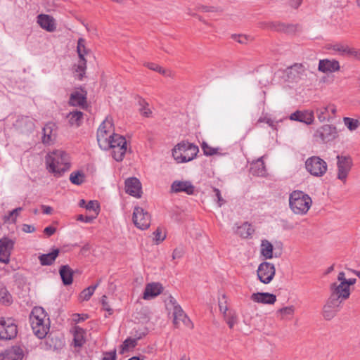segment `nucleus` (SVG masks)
<instances>
[{"label":"nucleus","mask_w":360,"mask_h":360,"mask_svg":"<svg viewBox=\"0 0 360 360\" xmlns=\"http://www.w3.org/2000/svg\"><path fill=\"white\" fill-rule=\"evenodd\" d=\"M46 314L44 309L40 307H34L30 315L33 333L40 339L44 338L49 330V326L46 323Z\"/></svg>","instance_id":"obj_1"},{"label":"nucleus","mask_w":360,"mask_h":360,"mask_svg":"<svg viewBox=\"0 0 360 360\" xmlns=\"http://www.w3.org/2000/svg\"><path fill=\"white\" fill-rule=\"evenodd\" d=\"M312 205L310 196L303 191H294L289 197V206L291 210L296 214H305Z\"/></svg>","instance_id":"obj_2"},{"label":"nucleus","mask_w":360,"mask_h":360,"mask_svg":"<svg viewBox=\"0 0 360 360\" xmlns=\"http://www.w3.org/2000/svg\"><path fill=\"white\" fill-rule=\"evenodd\" d=\"M117 134L115 133L112 119L107 117L100 124L97 130V141L102 150H108L110 147V139H112Z\"/></svg>","instance_id":"obj_3"},{"label":"nucleus","mask_w":360,"mask_h":360,"mask_svg":"<svg viewBox=\"0 0 360 360\" xmlns=\"http://www.w3.org/2000/svg\"><path fill=\"white\" fill-rule=\"evenodd\" d=\"M166 307L167 310L172 311L173 324L175 328H179L181 324L189 328H193V324L190 319L172 295L169 296L168 301L166 302Z\"/></svg>","instance_id":"obj_4"},{"label":"nucleus","mask_w":360,"mask_h":360,"mask_svg":"<svg viewBox=\"0 0 360 360\" xmlns=\"http://www.w3.org/2000/svg\"><path fill=\"white\" fill-rule=\"evenodd\" d=\"M199 152L198 147L187 141L177 143L172 150L173 158H195Z\"/></svg>","instance_id":"obj_5"},{"label":"nucleus","mask_w":360,"mask_h":360,"mask_svg":"<svg viewBox=\"0 0 360 360\" xmlns=\"http://www.w3.org/2000/svg\"><path fill=\"white\" fill-rule=\"evenodd\" d=\"M133 223L135 226L141 230H146L150 225V214L142 207H135L132 216Z\"/></svg>","instance_id":"obj_6"},{"label":"nucleus","mask_w":360,"mask_h":360,"mask_svg":"<svg viewBox=\"0 0 360 360\" xmlns=\"http://www.w3.org/2000/svg\"><path fill=\"white\" fill-rule=\"evenodd\" d=\"M110 141V147L109 149L112 150L113 158H116V156L122 158L126 154H131V150L128 149L127 143L124 136L117 134Z\"/></svg>","instance_id":"obj_7"},{"label":"nucleus","mask_w":360,"mask_h":360,"mask_svg":"<svg viewBox=\"0 0 360 360\" xmlns=\"http://www.w3.org/2000/svg\"><path fill=\"white\" fill-rule=\"evenodd\" d=\"M17 333V326L12 319H0V340H11Z\"/></svg>","instance_id":"obj_8"},{"label":"nucleus","mask_w":360,"mask_h":360,"mask_svg":"<svg viewBox=\"0 0 360 360\" xmlns=\"http://www.w3.org/2000/svg\"><path fill=\"white\" fill-rule=\"evenodd\" d=\"M257 273L259 280L264 284H268L275 276V266L270 262H264L259 265Z\"/></svg>","instance_id":"obj_9"},{"label":"nucleus","mask_w":360,"mask_h":360,"mask_svg":"<svg viewBox=\"0 0 360 360\" xmlns=\"http://www.w3.org/2000/svg\"><path fill=\"white\" fill-rule=\"evenodd\" d=\"M305 167L311 175L316 176L323 175L327 170V164L323 159H307Z\"/></svg>","instance_id":"obj_10"},{"label":"nucleus","mask_w":360,"mask_h":360,"mask_svg":"<svg viewBox=\"0 0 360 360\" xmlns=\"http://www.w3.org/2000/svg\"><path fill=\"white\" fill-rule=\"evenodd\" d=\"M46 167L56 177L61 176L69 168L62 159H46Z\"/></svg>","instance_id":"obj_11"},{"label":"nucleus","mask_w":360,"mask_h":360,"mask_svg":"<svg viewBox=\"0 0 360 360\" xmlns=\"http://www.w3.org/2000/svg\"><path fill=\"white\" fill-rule=\"evenodd\" d=\"M342 303V302L330 296L323 307L322 314L324 319L331 320L334 318L340 310Z\"/></svg>","instance_id":"obj_12"},{"label":"nucleus","mask_w":360,"mask_h":360,"mask_svg":"<svg viewBox=\"0 0 360 360\" xmlns=\"http://www.w3.org/2000/svg\"><path fill=\"white\" fill-rule=\"evenodd\" d=\"M15 241L8 237L0 239V262L8 264L10 256L14 248Z\"/></svg>","instance_id":"obj_13"},{"label":"nucleus","mask_w":360,"mask_h":360,"mask_svg":"<svg viewBox=\"0 0 360 360\" xmlns=\"http://www.w3.org/2000/svg\"><path fill=\"white\" fill-rule=\"evenodd\" d=\"M330 296L337 299L340 302H343L349 297L350 289L347 288V285L343 283H333L330 285Z\"/></svg>","instance_id":"obj_14"},{"label":"nucleus","mask_w":360,"mask_h":360,"mask_svg":"<svg viewBox=\"0 0 360 360\" xmlns=\"http://www.w3.org/2000/svg\"><path fill=\"white\" fill-rule=\"evenodd\" d=\"M316 116L321 122H330L336 116L337 107L334 104H328L316 109Z\"/></svg>","instance_id":"obj_15"},{"label":"nucleus","mask_w":360,"mask_h":360,"mask_svg":"<svg viewBox=\"0 0 360 360\" xmlns=\"http://www.w3.org/2000/svg\"><path fill=\"white\" fill-rule=\"evenodd\" d=\"M338 135L336 127L325 124L319 128L315 134L314 136L319 138L323 142H328L335 139Z\"/></svg>","instance_id":"obj_16"},{"label":"nucleus","mask_w":360,"mask_h":360,"mask_svg":"<svg viewBox=\"0 0 360 360\" xmlns=\"http://www.w3.org/2000/svg\"><path fill=\"white\" fill-rule=\"evenodd\" d=\"M125 191L127 194L140 198L142 194V187L140 181L136 177H130L125 180Z\"/></svg>","instance_id":"obj_17"},{"label":"nucleus","mask_w":360,"mask_h":360,"mask_svg":"<svg viewBox=\"0 0 360 360\" xmlns=\"http://www.w3.org/2000/svg\"><path fill=\"white\" fill-rule=\"evenodd\" d=\"M352 165V159H338V179L345 182Z\"/></svg>","instance_id":"obj_18"},{"label":"nucleus","mask_w":360,"mask_h":360,"mask_svg":"<svg viewBox=\"0 0 360 360\" xmlns=\"http://www.w3.org/2000/svg\"><path fill=\"white\" fill-rule=\"evenodd\" d=\"M15 127L21 133H30L34 129V120L27 116L21 117L16 120Z\"/></svg>","instance_id":"obj_19"},{"label":"nucleus","mask_w":360,"mask_h":360,"mask_svg":"<svg viewBox=\"0 0 360 360\" xmlns=\"http://www.w3.org/2000/svg\"><path fill=\"white\" fill-rule=\"evenodd\" d=\"M23 350L19 346H13L0 354V360H22Z\"/></svg>","instance_id":"obj_20"},{"label":"nucleus","mask_w":360,"mask_h":360,"mask_svg":"<svg viewBox=\"0 0 360 360\" xmlns=\"http://www.w3.org/2000/svg\"><path fill=\"white\" fill-rule=\"evenodd\" d=\"M290 120L311 124L314 120V112L311 110H297L290 115Z\"/></svg>","instance_id":"obj_21"},{"label":"nucleus","mask_w":360,"mask_h":360,"mask_svg":"<svg viewBox=\"0 0 360 360\" xmlns=\"http://www.w3.org/2000/svg\"><path fill=\"white\" fill-rule=\"evenodd\" d=\"M37 23L42 29L48 32H53L56 29V20L49 15L39 14L37 16Z\"/></svg>","instance_id":"obj_22"},{"label":"nucleus","mask_w":360,"mask_h":360,"mask_svg":"<svg viewBox=\"0 0 360 360\" xmlns=\"http://www.w3.org/2000/svg\"><path fill=\"white\" fill-rule=\"evenodd\" d=\"M287 74L289 79L297 82L306 76V68L302 63H295L288 68Z\"/></svg>","instance_id":"obj_23"},{"label":"nucleus","mask_w":360,"mask_h":360,"mask_svg":"<svg viewBox=\"0 0 360 360\" xmlns=\"http://www.w3.org/2000/svg\"><path fill=\"white\" fill-rule=\"evenodd\" d=\"M163 288L159 283H148L145 288L143 298L150 300L159 295L162 292Z\"/></svg>","instance_id":"obj_24"},{"label":"nucleus","mask_w":360,"mask_h":360,"mask_svg":"<svg viewBox=\"0 0 360 360\" xmlns=\"http://www.w3.org/2000/svg\"><path fill=\"white\" fill-rule=\"evenodd\" d=\"M251 300L255 302L269 304H274L276 301L275 295L269 292H256L251 295Z\"/></svg>","instance_id":"obj_25"},{"label":"nucleus","mask_w":360,"mask_h":360,"mask_svg":"<svg viewBox=\"0 0 360 360\" xmlns=\"http://www.w3.org/2000/svg\"><path fill=\"white\" fill-rule=\"evenodd\" d=\"M56 126L53 123L49 122L43 128L42 142L44 144L53 143L56 139Z\"/></svg>","instance_id":"obj_26"},{"label":"nucleus","mask_w":360,"mask_h":360,"mask_svg":"<svg viewBox=\"0 0 360 360\" xmlns=\"http://www.w3.org/2000/svg\"><path fill=\"white\" fill-rule=\"evenodd\" d=\"M171 189L174 193L185 192L188 195L193 194V186L189 181H175L171 186Z\"/></svg>","instance_id":"obj_27"},{"label":"nucleus","mask_w":360,"mask_h":360,"mask_svg":"<svg viewBox=\"0 0 360 360\" xmlns=\"http://www.w3.org/2000/svg\"><path fill=\"white\" fill-rule=\"evenodd\" d=\"M352 49L347 44L342 42H336L327 46V49L342 56L349 57Z\"/></svg>","instance_id":"obj_28"},{"label":"nucleus","mask_w":360,"mask_h":360,"mask_svg":"<svg viewBox=\"0 0 360 360\" xmlns=\"http://www.w3.org/2000/svg\"><path fill=\"white\" fill-rule=\"evenodd\" d=\"M340 68L338 61L333 60H321L319 63V70L322 72H333Z\"/></svg>","instance_id":"obj_29"},{"label":"nucleus","mask_w":360,"mask_h":360,"mask_svg":"<svg viewBox=\"0 0 360 360\" xmlns=\"http://www.w3.org/2000/svg\"><path fill=\"white\" fill-rule=\"evenodd\" d=\"M250 172L255 176H264L266 174L265 165L263 159H255L250 162Z\"/></svg>","instance_id":"obj_30"},{"label":"nucleus","mask_w":360,"mask_h":360,"mask_svg":"<svg viewBox=\"0 0 360 360\" xmlns=\"http://www.w3.org/2000/svg\"><path fill=\"white\" fill-rule=\"evenodd\" d=\"M63 283L65 285H69L72 283L73 271L68 265H63L59 269Z\"/></svg>","instance_id":"obj_31"},{"label":"nucleus","mask_w":360,"mask_h":360,"mask_svg":"<svg viewBox=\"0 0 360 360\" xmlns=\"http://www.w3.org/2000/svg\"><path fill=\"white\" fill-rule=\"evenodd\" d=\"M273 245L269 240H262L260 253L265 259H271L273 257Z\"/></svg>","instance_id":"obj_32"},{"label":"nucleus","mask_w":360,"mask_h":360,"mask_svg":"<svg viewBox=\"0 0 360 360\" xmlns=\"http://www.w3.org/2000/svg\"><path fill=\"white\" fill-rule=\"evenodd\" d=\"M201 148L203 151V154L206 156L212 155H226V153L222 152L221 148H214L210 146L206 142L203 141L201 144Z\"/></svg>","instance_id":"obj_33"},{"label":"nucleus","mask_w":360,"mask_h":360,"mask_svg":"<svg viewBox=\"0 0 360 360\" xmlns=\"http://www.w3.org/2000/svg\"><path fill=\"white\" fill-rule=\"evenodd\" d=\"M67 118L70 125L79 127L82 122L83 113L81 111L74 110L68 113Z\"/></svg>","instance_id":"obj_34"},{"label":"nucleus","mask_w":360,"mask_h":360,"mask_svg":"<svg viewBox=\"0 0 360 360\" xmlns=\"http://www.w3.org/2000/svg\"><path fill=\"white\" fill-rule=\"evenodd\" d=\"M59 254V250L55 249L53 252L44 254L39 257L41 265H51L55 261Z\"/></svg>","instance_id":"obj_35"},{"label":"nucleus","mask_w":360,"mask_h":360,"mask_svg":"<svg viewBox=\"0 0 360 360\" xmlns=\"http://www.w3.org/2000/svg\"><path fill=\"white\" fill-rule=\"evenodd\" d=\"M86 103L85 95L79 91L72 93L70 98V104L73 106H84Z\"/></svg>","instance_id":"obj_36"},{"label":"nucleus","mask_w":360,"mask_h":360,"mask_svg":"<svg viewBox=\"0 0 360 360\" xmlns=\"http://www.w3.org/2000/svg\"><path fill=\"white\" fill-rule=\"evenodd\" d=\"M254 232L250 224L248 222L243 223L241 226H238L236 233L243 238H247L250 236Z\"/></svg>","instance_id":"obj_37"},{"label":"nucleus","mask_w":360,"mask_h":360,"mask_svg":"<svg viewBox=\"0 0 360 360\" xmlns=\"http://www.w3.org/2000/svg\"><path fill=\"white\" fill-rule=\"evenodd\" d=\"M85 331L84 329L77 327L74 333L73 342L75 347H80L85 342L84 338Z\"/></svg>","instance_id":"obj_38"},{"label":"nucleus","mask_w":360,"mask_h":360,"mask_svg":"<svg viewBox=\"0 0 360 360\" xmlns=\"http://www.w3.org/2000/svg\"><path fill=\"white\" fill-rule=\"evenodd\" d=\"M295 310V307L291 305L278 309L276 314L281 319H290L294 315Z\"/></svg>","instance_id":"obj_39"},{"label":"nucleus","mask_w":360,"mask_h":360,"mask_svg":"<svg viewBox=\"0 0 360 360\" xmlns=\"http://www.w3.org/2000/svg\"><path fill=\"white\" fill-rule=\"evenodd\" d=\"M86 69V60L85 58H79L78 63L76 65L75 72L76 77L78 79L82 80L85 75Z\"/></svg>","instance_id":"obj_40"},{"label":"nucleus","mask_w":360,"mask_h":360,"mask_svg":"<svg viewBox=\"0 0 360 360\" xmlns=\"http://www.w3.org/2000/svg\"><path fill=\"white\" fill-rule=\"evenodd\" d=\"M86 41L83 38H79L77 41V51L79 58H85V56L90 53V50L86 48Z\"/></svg>","instance_id":"obj_41"},{"label":"nucleus","mask_w":360,"mask_h":360,"mask_svg":"<svg viewBox=\"0 0 360 360\" xmlns=\"http://www.w3.org/2000/svg\"><path fill=\"white\" fill-rule=\"evenodd\" d=\"M85 175L81 171L73 172L70 175V181L75 185H81L84 182Z\"/></svg>","instance_id":"obj_42"},{"label":"nucleus","mask_w":360,"mask_h":360,"mask_svg":"<svg viewBox=\"0 0 360 360\" xmlns=\"http://www.w3.org/2000/svg\"><path fill=\"white\" fill-rule=\"evenodd\" d=\"M344 124L349 131H354L360 126V121L357 119L345 117L343 118Z\"/></svg>","instance_id":"obj_43"},{"label":"nucleus","mask_w":360,"mask_h":360,"mask_svg":"<svg viewBox=\"0 0 360 360\" xmlns=\"http://www.w3.org/2000/svg\"><path fill=\"white\" fill-rule=\"evenodd\" d=\"M99 285V281L95 284L94 285H91L80 293V298L83 300H89L91 295L94 294V290L96 289L98 285Z\"/></svg>","instance_id":"obj_44"},{"label":"nucleus","mask_w":360,"mask_h":360,"mask_svg":"<svg viewBox=\"0 0 360 360\" xmlns=\"http://www.w3.org/2000/svg\"><path fill=\"white\" fill-rule=\"evenodd\" d=\"M139 105L141 106L139 111L141 114L146 117H148L152 114L150 108L148 107L149 105L144 100L139 101Z\"/></svg>","instance_id":"obj_45"},{"label":"nucleus","mask_w":360,"mask_h":360,"mask_svg":"<svg viewBox=\"0 0 360 360\" xmlns=\"http://www.w3.org/2000/svg\"><path fill=\"white\" fill-rule=\"evenodd\" d=\"M0 302L3 304L11 302V296L4 287H0Z\"/></svg>","instance_id":"obj_46"},{"label":"nucleus","mask_w":360,"mask_h":360,"mask_svg":"<svg viewBox=\"0 0 360 360\" xmlns=\"http://www.w3.org/2000/svg\"><path fill=\"white\" fill-rule=\"evenodd\" d=\"M22 210V207H17L12 211L9 212L8 214L4 217V221L15 222L16 217L19 214V213Z\"/></svg>","instance_id":"obj_47"},{"label":"nucleus","mask_w":360,"mask_h":360,"mask_svg":"<svg viewBox=\"0 0 360 360\" xmlns=\"http://www.w3.org/2000/svg\"><path fill=\"white\" fill-rule=\"evenodd\" d=\"M137 345L136 339L127 338L126 339L123 344L122 345V351L121 353H124L125 351L128 350L129 348H134Z\"/></svg>","instance_id":"obj_48"},{"label":"nucleus","mask_w":360,"mask_h":360,"mask_svg":"<svg viewBox=\"0 0 360 360\" xmlns=\"http://www.w3.org/2000/svg\"><path fill=\"white\" fill-rule=\"evenodd\" d=\"M227 324L229 325L230 328H233L234 325L237 322V316L236 314L233 311H229L226 316H224Z\"/></svg>","instance_id":"obj_49"},{"label":"nucleus","mask_w":360,"mask_h":360,"mask_svg":"<svg viewBox=\"0 0 360 360\" xmlns=\"http://www.w3.org/2000/svg\"><path fill=\"white\" fill-rule=\"evenodd\" d=\"M67 156L65 151L62 149H56L46 153L44 158H65Z\"/></svg>","instance_id":"obj_50"},{"label":"nucleus","mask_w":360,"mask_h":360,"mask_svg":"<svg viewBox=\"0 0 360 360\" xmlns=\"http://www.w3.org/2000/svg\"><path fill=\"white\" fill-rule=\"evenodd\" d=\"M153 235L155 236L154 239L157 244L162 242L166 238L165 233L162 231V229L160 227H158L155 231H154Z\"/></svg>","instance_id":"obj_51"},{"label":"nucleus","mask_w":360,"mask_h":360,"mask_svg":"<svg viewBox=\"0 0 360 360\" xmlns=\"http://www.w3.org/2000/svg\"><path fill=\"white\" fill-rule=\"evenodd\" d=\"M85 207L88 210H93L96 213V216L98 214L99 204L96 200H90L86 205Z\"/></svg>","instance_id":"obj_52"},{"label":"nucleus","mask_w":360,"mask_h":360,"mask_svg":"<svg viewBox=\"0 0 360 360\" xmlns=\"http://www.w3.org/2000/svg\"><path fill=\"white\" fill-rule=\"evenodd\" d=\"M213 192L214 193V197L217 198V202L219 205V207H221L222 205H224L226 201L222 198L221 195V192L218 188H214Z\"/></svg>","instance_id":"obj_53"},{"label":"nucleus","mask_w":360,"mask_h":360,"mask_svg":"<svg viewBox=\"0 0 360 360\" xmlns=\"http://www.w3.org/2000/svg\"><path fill=\"white\" fill-rule=\"evenodd\" d=\"M146 66L149 69L156 71L160 74L165 75V70H163L161 67L158 65L157 64L153 63H148L146 64Z\"/></svg>","instance_id":"obj_54"},{"label":"nucleus","mask_w":360,"mask_h":360,"mask_svg":"<svg viewBox=\"0 0 360 360\" xmlns=\"http://www.w3.org/2000/svg\"><path fill=\"white\" fill-rule=\"evenodd\" d=\"M96 218V216H84L82 214H79L77 217V220L86 222V223H90L94 219Z\"/></svg>","instance_id":"obj_55"},{"label":"nucleus","mask_w":360,"mask_h":360,"mask_svg":"<svg viewBox=\"0 0 360 360\" xmlns=\"http://www.w3.org/2000/svg\"><path fill=\"white\" fill-rule=\"evenodd\" d=\"M101 303H102V305H103V307L104 310L108 311L109 314H112V309L110 307V305H109V304L107 302V297L105 295H103L101 297Z\"/></svg>","instance_id":"obj_56"},{"label":"nucleus","mask_w":360,"mask_h":360,"mask_svg":"<svg viewBox=\"0 0 360 360\" xmlns=\"http://www.w3.org/2000/svg\"><path fill=\"white\" fill-rule=\"evenodd\" d=\"M184 253V252L182 248H175L172 253V259H180L183 257Z\"/></svg>","instance_id":"obj_57"},{"label":"nucleus","mask_w":360,"mask_h":360,"mask_svg":"<svg viewBox=\"0 0 360 360\" xmlns=\"http://www.w3.org/2000/svg\"><path fill=\"white\" fill-rule=\"evenodd\" d=\"M233 38L240 44H245L248 41V37L245 35H233Z\"/></svg>","instance_id":"obj_58"},{"label":"nucleus","mask_w":360,"mask_h":360,"mask_svg":"<svg viewBox=\"0 0 360 360\" xmlns=\"http://www.w3.org/2000/svg\"><path fill=\"white\" fill-rule=\"evenodd\" d=\"M103 360H116V351L105 353Z\"/></svg>","instance_id":"obj_59"},{"label":"nucleus","mask_w":360,"mask_h":360,"mask_svg":"<svg viewBox=\"0 0 360 360\" xmlns=\"http://www.w3.org/2000/svg\"><path fill=\"white\" fill-rule=\"evenodd\" d=\"M22 231L25 233H33L35 231V228L32 225L23 224L22 228Z\"/></svg>","instance_id":"obj_60"},{"label":"nucleus","mask_w":360,"mask_h":360,"mask_svg":"<svg viewBox=\"0 0 360 360\" xmlns=\"http://www.w3.org/2000/svg\"><path fill=\"white\" fill-rule=\"evenodd\" d=\"M56 231V229L51 226L46 227L44 230V233L48 236H52Z\"/></svg>","instance_id":"obj_61"},{"label":"nucleus","mask_w":360,"mask_h":360,"mask_svg":"<svg viewBox=\"0 0 360 360\" xmlns=\"http://www.w3.org/2000/svg\"><path fill=\"white\" fill-rule=\"evenodd\" d=\"M356 60H360V50L355 49L354 48L352 49V51L350 52V56Z\"/></svg>","instance_id":"obj_62"},{"label":"nucleus","mask_w":360,"mask_h":360,"mask_svg":"<svg viewBox=\"0 0 360 360\" xmlns=\"http://www.w3.org/2000/svg\"><path fill=\"white\" fill-rule=\"evenodd\" d=\"M258 122H266V124H268L270 127H274V121L270 119V118H268V117H260L259 120H258Z\"/></svg>","instance_id":"obj_63"},{"label":"nucleus","mask_w":360,"mask_h":360,"mask_svg":"<svg viewBox=\"0 0 360 360\" xmlns=\"http://www.w3.org/2000/svg\"><path fill=\"white\" fill-rule=\"evenodd\" d=\"M219 310H220L221 312L223 313L224 316H226V314H229V312H228V307L226 304V302L224 304H223L221 302H219Z\"/></svg>","instance_id":"obj_64"}]
</instances>
